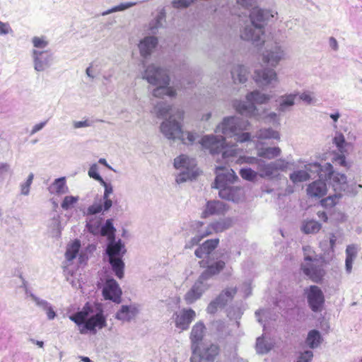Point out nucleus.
Here are the masks:
<instances>
[{
	"label": "nucleus",
	"instance_id": "c85d7f7f",
	"mask_svg": "<svg viewBox=\"0 0 362 362\" xmlns=\"http://www.w3.org/2000/svg\"><path fill=\"white\" fill-rule=\"evenodd\" d=\"M228 210L226 204L221 201H209L203 212L204 217L210 215L223 214Z\"/></svg>",
	"mask_w": 362,
	"mask_h": 362
},
{
	"label": "nucleus",
	"instance_id": "f03ea898",
	"mask_svg": "<svg viewBox=\"0 0 362 362\" xmlns=\"http://www.w3.org/2000/svg\"><path fill=\"white\" fill-rule=\"evenodd\" d=\"M305 169L310 174L317 173L320 179H325L329 185L332 186L335 193L329 195L322 201L325 206L332 207L334 206L341 197V191H344L346 187V177L344 174L335 173L333 171L332 165L327 163L321 165L318 163H312L305 165Z\"/></svg>",
	"mask_w": 362,
	"mask_h": 362
},
{
	"label": "nucleus",
	"instance_id": "ea45409f",
	"mask_svg": "<svg viewBox=\"0 0 362 362\" xmlns=\"http://www.w3.org/2000/svg\"><path fill=\"white\" fill-rule=\"evenodd\" d=\"M273 347V344L264 337H259L257 339L256 341V351L259 354H265L268 353Z\"/></svg>",
	"mask_w": 362,
	"mask_h": 362
},
{
	"label": "nucleus",
	"instance_id": "f257e3e1",
	"mask_svg": "<svg viewBox=\"0 0 362 362\" xmlns=\"http://www.w3.org/2000/svg\"><path fill=\"white\" fill-rule=\"evenodd\" d=\"M219 240L211 239L206 240L202 245L197 247L194 252L197 257L200 259L206 258L199 262L202 267L206 269L201 274L197 281L192 287L186 293L185 300L187 304H192L199 299L202 294L209 288L210 284L208 281L214 276L220 273L226 266L223 260L212 262L214 259V250L217 247Z\"/></svg>",
	"mask_w": 362,
	"mask_h": 362
},
{
	"label": "nucleus",
	"instance_id": "6e6d98bb",
	"mask_svg": "<svg viewBox=\"0 0 362 362\" xmlns=\"http://www.w3.org/2000/svg\"><path fill=\"white\" fill-rule=\"evenodd\" d=\"M34 178L33 173H30L27 180L21 185V193L23 195L27 196L30 192V187Z\"/></svg>",
	"mask_w": 362,
	"mask_h": 362
},
{
	"label": "nucleus",
	"instance_id": "f3484780",
	"mask_svg": "<svg viewBox=\"0 0 362 362\" xmlns=\"http://www.w3.org/2000/svg\"><path fill=\"white\" fill-rule=\"evenodd\" d=\"M153 112L159 118H163L169 115L170 119L173 117V119L175 122L182 121L184 117V112L180 108L172 107L170 105L163 101L157 103L153 108Z\"/></svg>",
	"mask_w": 362,
	"mask_h": 362
},
{
	"label": "nucleus",
	"instance_id": "e2e57ef3",
	"mask_svg": "<svg viewBox=\"0 0 362 362\" xmlns=\"http://www.w3.org/2000/svg\"><path fill=\"white\" fill-rule=\"evenodd\" d=\"M313 357V353L312 351L307 350L302 353L297 362H310Z\"/></svg>",
	"mask_w": 362,
	"mask_h": 362
},
{
	"label": "nucleus",
	"instance_id": "0eeeda50",
	"mask_svg": "<svg viewBox=\"0 0 362 362\" xmlns=\"http://www.w3.org/2000/svg\"><path fill=\"white\" fill-rule=\"evenodd\" d=\"M250 123L247 120L238 117H226L216 127V133H221L226 137L234 138L237 142H245L250 139V134L243 132L247 130Z\"/></svg>",
	"mask_w": 362,
	"mask_h": 362
},
{
	"label": "nucleus",
	"instance_id": "6ab92c4d",
	"mask_svg": "<svg viewBox=\"0 0 362 362\" xmlns=\"http://www.w3.org/2000/svg\"><path fill=\"white\" fill-rule=\"evenodd\" d=\"M305 293L311 310L314 312L320 311L325 302L322 290L317 286H310L305 290Z\"/></svg>",
	"mask_w": 362,
	"mask_h": 362
},
{
	"label": "nucleus",
	"instance_id": "f704fd0d",
	"mask_svg": "<svg viewBox=\"0 0 362 362\" xmlns=\"http://www.w3.org/2000/svg\"><path fill=\"white\" fill-rule=\"evenodd\" d=\"M49 191L51 194H56L57 195L67 193L69 188L66 185L65 177L56 179L49 187Z\"/></svg>",
	"mask_w": 362,
	"mask_h": 362
},
{
	"label": "nucleus",
	"instance_id": "393cba45",
	"mask_svg": "<svg viewBox=\"0 0 362 362\" xmlns=\"http://www.w3.org/2000/svg\"><path fill=\"white\" fill-rule=\"evenodd\" d=\"M206 327L204 324L199 321L197 322L192 328L189 339L191 340V348L204 344L203 338L206 333Z\"/></svg>",
	"mask_w": 362,
	"mask_h": 362
},
{
	"label": "nucleus",
	"instance_id": "423d86ee",
	"mask_svg": "<svg viewBox=\"0 0 362 362\" xmlns=\"http://www.w3.org/2000/svg\"><path fill=\"white\" fill-rule=\"evenodd\" d=\"M200 144L204 149L208 150L209 153L213 156L221 153L222 159L226 163L232 162L240 153V150L237 148V146L226 144V138L223 136L205 135L202 138Z\"/></svg>",
	"mask_w": 362,
	"mask_h": 362
},
{
	"label": "nucleus",
	"instance_id": "7ed1b4c3",
	"mask_svg": "<svg viewBox=\"0 0 362 362\" xmlns=\"http://www.w3.org/2000/svg\"><path fill=\"white\" fill-rule=\"evenodd\" d=\"M274 17L273 11L253 8L247 21L240 30V37L251 42L254 45H262L264 42V25L266 21Z\"/></svg>",
	"mask_w": 362,
	"mask_h": 362
},
{
	"label": "nucleus",
	"instance_id": "20e7f679",
	"mask_svg": "<svg viewBox=\"0 0 362 362\" xmlns=\"http://www.w3.org/2000/svg\"><path fill=\"white\" fill-rule=\"evenodd\" d=\"M69 319L79 326V332L84 334L90 332L92 334L106 327V317L99 304L87 303L81 310L70 315Z\"/></svg>",
	"mask_w": 362,
	"mask_h": 362
},
{
	"label": "nucleus",
	"instance_id": "2f4dec72",
	"mask_svg": "<svg viewBox=\"0 0 362 362\" xmlns=\"http://www.w3.org/2000/svg\"><path fill=\"white\" fill-rule=\"evenodd\" d=\"M249 74L248 69L242 64L235 65L231 69V76L235 83H244Z\"/></svg>",
	"mask_w": 362,
	"mask_h": 362
},
{
	"label": "nucleus",
	"instance_id": "052dcab7",
	"mask_svg": "<svg viewBox=\"0 0 362 362\" xmlns=\"http://www.w3.org/2000/svg\"><path fill=\"white\" fill-rule=\"evenodd\" d=\"M195 0H173V6L175 8H184L188 7Z\"/></svg>",
	"mask_w": 362,
	"mask_h": 362
},
{
	"label": "nucleus",
	"instance_id": "412c9836",
	"mask_svg": "<svg viewBox=\"0 0 362 362\" xmlns=\"http://www.w3.org/2000/svg\"><path fill=\"white\" fill-rule=\"evenodd\" d=\"M196 316L195 312L192 309H183L180 313H175L173 315L175 327L180 332L187 330L192 321Z\"/></svg>",
	"mask_w": 362,
	"mask_h": 362
},
{
	"label": "nucleus",
	"instance_id": "a18cd8bd",
	"mask_svg": "<svg viewBox=\"0 0 362 362\" xmlns=\"http://www.w3.org/2000/svg\"><path fill=\"white\" fill-rule=\"evenodd\" d=\"M290 180L293 183H298L308 180L310 178V175L305 170H299L293 172L289 175Z\"/></svg>",
	"mask_w": 362,
	"mask_h": 362
},
{
	"label": "nucleus",
	"instance_id": "603ef678",
	"mask_svg": "<svg viewBox=\"0 0 362 362\" xmlns=\"http://www.w3.org/2000/svg\"><path fill=\"white\" fill-rule=\"evenodd\" d=\"M299 98L306 105H313L316 103L317 99L314 95V93L311 91H303L299 95Z\"/></svg>",
	"mask_w": 362,
	"mask_h": 362
},
{
	"label": "nucleus",
	"instance_id": "39448f33",
	"mask_svg": "<svg viewBox=\"0 0 362 362\" xmlns=\"http://www.w3.org/2000/svg\"><path fill=\"white\" fill-rule=\"evenodd\" d=\"M142 78L147 82L154 86L152 93L154 97L161 98L163 95L175 97V90L170 87V77L166 69L160 66L151 64L145 69Z\"/></svg>",
	"mask_w": 362,
	"mask_h": 362
},
{
	"label": "nucleus",
	"instance_id": "a878e982",
	"mask_svg": "<svg viewBox=\"0 0 362 362\" xmlns=\"http://www.w3.org/2000/svg\"><path fill=\"white\" fill-rule=\"evenodd\" d=\"M139 313V309L134 305H122L116 313L115 318L122 322H130Z\"/></svg>",
	"mask_w": 362,
	"mask_h": 362
},
{
	"label": "nucleus",
	"instance_id": "ddd939ff",
	"mask_svg": "<svg viewBox=\"0 0 362 362\" xmlns=\"http://www.w3.org/2000/svg\"><path fill=\"white\" fill-rule=\"evenodd\" d=\"M191 348V362H214L219 353V347L212 343H204Z\"/></svg>",
	"mask_w": 362,
	"mask_h": 362
},
{
	"label": "nucleus",
	"instance_id": "4c0bfd02",
	"mask_svg": "<svg viewBox=\"0 0 362 362\" xmlns=\"http://www.w3.org/2000/svg\"><path fill=\"white\" fill-rule=\"evenodd\" d=\"M322 225L315 220H307L303 221L301 230L305 234H313L321 229Z\"/></svg>",
	"mask_w": 362,
	"mask_h": 362
},
{
	"label": "nucleus",
	"instance_id": "680f3d73",
	"mask_svg": "<svg viewBox=\"0 0 362 362\" xmlns=\"http://www.w3.org/2000/svg\"><path fill=\"white\" fill-rule=\"evenodd\" d=\"M261 160H262V159H259L255 157L245 156V157L238 158V163H248V164H255V165H257V169L259 167V161H261Z\"/></svg>",
	"mask_w": 362,
	"mask_h": 362
},
{
	"label": "nucleus",
	"instance_id": "0e129e2a",
	"mask_svg": "<svg viewBox=\"0 0 362 362\" xmlns=\"http://www.w3.org/2000/svg\"><path fill=\"white\" fill-rule=\"evenodd\" d=\"M12 32L13 30L8 23H3L0 21V35H5Z\"/></svg>",
	"mask_w": 362,
	"mask_h": 362
},
{
	"label": "nucleus",
	"instance_id": "c9c22d12",
	"mask_svg": "<svg viewBox=\"0 0 362 362\" xmlns=\"http://www.w3.org/2000/svg\"><path fill=\"white\" fill-rule=\"evenodd\" d=\"M109 263L111 265L112 269L115 276L122 279L124 276V262L122 258H112L109 259Z\"/></svg>",
	"mask_w": 362,
	"mask_h": 362
},
{
	"label": "nucleus",
	"instance_id": "f8f14e48",
	"mask_svg": "<svg viewBox=\"0 0 362 362\" xmlns=\"http://www.w3.org/2000/svg\"><path fill=\"white\" fill-rule=\"evenodd\" d=\"M104 187V194L100 199H95L90 206L83 211L84 216H93L107 211L112 206V201L110 198L113 193V187L111 183L106 182L104 180L100 182Z\"/></svg>",
	"mask_w": 362,
	"mask_h": 362
},
{
	"label": "nucleus",
	"instance_id": "4be33fe9",
	"mask_svg": "<svg viewBox=\"0 0 362 362\" xmlns=\"http://www.w3.org/2000/svg\"><path fill=\"white\" fill-rule=\"evenodd\" d=\"M233 226V220L230 218H221L218 221H214L205 226V235H210L214 233H221L230 228Z\"/></svg>",
	"mask_w": 362,
	"mask_h": 362
},
{
	"label": "nucleus",
	"instance_id": "69168bd1",
	"mask_svg": "<svg viewBox=\"0 0 362 362\" xmlns=\"http://www.w3.org/2000/svg\"><path fill=\"white\" fill-rule=\"evenodd\" d=\"M236 291H237L235 288H228L221 294H223L224 299H226L228 301L234 296V295L236 293Z\"/></svg>",
	"mask_w": 362,
	"mask_h": 362
},
{
	"label": "nucleus",
	"instance_id": "2eb2a0df",
	"mask_svg": "<svg viewBox=\"0 0 362 362\" xmlns=\"http://www.w3.org/2000/svg\"><path fill=\"white\" fill-rule=\"evenodd\" d=\"M254 80L262 88H274L279 82L276 72L269 68L256 70L254 73Z\"/></svg>",
	"mask_w": 362,
	"mask_h": 362
},
{
	"label": "nucleus",
	"instance_id": "09e8293b",
	"mask_svg": "<svg viewBox=\"0 0 362 362\" xmlns=\"http://www.w3.org/2000/svg\"><path fill=\"white\" fill-rule=\"evenodd\" d=\"M32 43L34 47V49H33V50H45V48L49 45V42L45 36L33 37L32 38Z\"/></svg>",
	"mask_w": 362,
	"mask_h": 362
},
{
	"label": "nucleus",
	"instance_id": "4468645a",
	"mask_svg": "<svg viewBox=\"0 0 362 362\" xmlns=\"http://www.w3.org/2000/svg\"><path fill=\"white\" fill-rule=\"evenodd\" d=\"M31 57L34 69L37 72H42L49 69L54 60V54L50 49L32 50Z\"/></svg>",
	"mask_w": 362,
	"mask_h": 362
},
{
	"label": "nucleus",
	"instance_id": "864d4df0",
	"mask_svg": "<svg viewBox=\"0 0 362 362\" xmlns=\"http://www.w3.org/2000/svg\"><path fill=\"white\" fill-rule=\"evenodd\" d=\"M78 199V196H66L61 204V206L64 210H69L74 206Z\"/></svg>",
	"mask_w": 362,
	"mask_h": 362
},
{
	"label": "nucleus",
	"instance_id": "473e14b6",
	"mask_svg": "<svg viewBox=\"0 0 362 362\" xmlns=\"http://www.w3.org/2000/svg\"><path fill=\"white\" fill-rule=\"evenodd\" d=\"M257 171L259 176L262 178L273 179L276 177L272 162L267 163L264 160L259 161Z\"/></svg>",
	"mask_w": 362,
	"mask_h": 362
},
{
	"label": "nucleus",
	"instance_id": "bf43d9fd",
	"mask_svg": "<svg viewBox=\"0 0 362 362\" xmlns=\"http://www.w3.org/2000/svg\"><path fill=\"white\" fill-rule=\"evenodd\" d=\"M98 171V166L96 163H94L90 165L88 174L91 178H93L94 180L100 182L103 180V178L100 175Z\"/></svg>",
	"mask_w": 362,
	"mask_h": 362
},
{
	"label": "nucleus",
	"instance_id": "5701e85b",
	"mask_svg": "<svg viewBox=\"0 0 362 362\" xmlns=\"http://www.w3.org/2000/svg\"><path fill=\"white\" fill-rule=\"evenodd\" d=\"M126 249L121 240L112 239L108 240L106 253L109 259L122 258L126 253Z\"/></svg>",
	"mask_w": 362,
	"mask_h": 362
},
{
	"label": "nucleus",
	"instance_id": "4d7b16f0",
	"mask_svg": "<svg viewBox=\"0 0 362 362\" xmlns=\"http://www.w3.org/2000/svg\"><path fill=\"white\" fill-rule=\"evenodd\" d=\"M86 228L88 231L93 235L100 234V225L99 221H88L86 223Z\"/></svg>",
	"mask_w": 362,
	"mask_h": 362
},
{
	"label": "nucleus",
	"instance_id": "de8ad7c7",
	"mask_svg": "<svg viewBox=\"0 0 362 362\" xmlns=\"http://www.w3.org/2000/svg\"><path fill=\"white\" fill-rule=\"evenodd\" d=\"M81 247V243L78 240H74L71 245H68L65 256L68 261L73 260L77 255Z\"/></svg>",
	"mask_w": 362,
	"mask_h": 362
},
{
	"label": "nucleus",
	"instance_id": "37998d69",
	"mask_svg": "<svg viewBox=\"0 0 362 362\" xmlns=\"http://www.w3.org/2000/svg\"><path fill=\"white\" fill-rule=\"evenodd\" d=\"M346 271L347 273H351L352 269V264L356 255V247L354 245H349L346 250Z\"/></svg>",
	"mask_w": 362,
	"mask_h": 362
},
{
	"label": "nucleus",
	"instance_id": "58836bf2",
	"mask_svg": "<svg viewBox=\"0 0 362 362\" xmlns=\"http://www.w3.org/2000/svg\"><path fill=\"white\" fill-rule=\"evenodd\" d=\"M281 153V150L279 147H267L259 149L258 156L271 160L279 156Z\"/></svg>",
	"mask_w": 362,
	"mask_h": 362
},
{
	"label": "nucleus",
	"instance_id": "72a5a7b5",
	"mask_svg": "<svg viewBox=\"0 0 362 362\" xmlns=\"http://www.w3.org/2000/svg\"><path fill=\"white\" fill-rule=\"evenodd\" d=\"M197 234L186 243L185 248L192 249L195 245H197L204 238L208 236V235H205L203 223L198 222L197 223Z\"/></svg>",
	"mask_w": 362,
	"mask_h": 362
},
{
	"label": "nucleus",
	"instance_id": "bb28decb",
	"mask_svg": "<svg viewBox=\"0 0 362 362\" xmlns=\"http://www.w3.org/2000/svg\"><path fill=\"white\" fill-rule=\"evenodd\" d=\"M219 189L218 194L221 199L232 201L233 202H238L241 197V189L237 187H216Z\"/></svg>",
	"mask_w": 362,
	"mask_h": 362
},
{
	"label": "nucleus",
	"instance_id": "c03bdc74",
	"mask_svg": "<svg viewBox=\"0 0 362 362\" xmlns=\"http://www.w3.org/2000/svg\"><path fill=\"white\" fill-rule=\"evenodd\" d=\"M321 342L320 333L315 329H313L308 332L306 343L311 348L314 349L317 347Z\"/></svg>",
	"mask_w": 362,
	"mask_h": 362
},
{
	"label": "nucleus",
	"instance_id": "1a4fd4ad",
	"mask_svg": "<svg viewBox=\"0 0 362 362\" xmlns=\"http://www.w3.org/2000/svg\"><path fill=\"white\" fill-rule=\"evenodd\" d=\"M303 251L304 262L301 264V269L305 275L317 283L325 274L321 257L317 255L310 246L304 247Z\"/></svg>",
	"mask_w": 362,
	"mask_h": 362
},
{
	"label": "nucleus",
	"instance_id": "9b49d317",
	"mask_svg": "<svg viewBox=\"0 0 362 362\" xmlns=\"http://www.w3.org/2000/svg\"><path fill=\"white\" fill-rule=\"evenodd\" d=\"M174 166L180 171L176 177L178 184L195 179L199 175L195 159L187 156L181 155L175 158Z\"/></svg>",
	"mask_w": 362,
	"mask_h": 362
},
{
	"label": "nucleus",
	"instance_id": "13d9d810",
	"mask_svg": "<svg viewBox=\"0 0 362 362\" xmlns=\"http://www.w3.org/2000/svg\"><path fill=\"white\" fill-rule=\"evenodd\" d=\"M337 239L334 234H332L329 237V243L327 240L322 241L320 243V246L322 247L325 252H328L329 250H333L335 242Z\"/></svg>",
	"mask_w": 362,
	"mask_h": 362
},
{
	"label": "nucleus",
	"instance_id": "c756f323",
	"mask_svg": "<svg viewBox=\"0 0 362 362\" xmlns=\"http://www.w3.org/2000/svg\"><path fill=\"white\" fill-rule=\"evenodd\" d=\"M298 95L297 93H288L281 95L279 98V106L277 110L280 112H286L292 110Z\"/></svg>",
	"mask_w": 362,
	"mask_h": 362
},
{
	"label": "nucleus",
	"instance_id": "aec40b11",
	"mask_svg": "<svg viewBox=\"0 0 362 362\" xmlns=\"http://www.w3.org/2000/svg\"><path fill=\"white\" fill-rule=\"evenodd\" d=\"M103 295L107 300H110L116 303L121 302L122 290L114 279H109L106 281L103 289Z\"/></svg>",
	"mask_w": 362,
	"mask_h": 362
},
{
	"label": "nucleus",
	"instance_id": "9d476101",
	"mask_svg": "<svg viewBox=\"0 0 362 362\" xmlns=\"http://www.w3.org/2000/svg\"><path fill=\"white\" fill-rule=\"evenodd\" d=\"M180 122H175V119H173V117L170 119H165L160 126L161 133L168 139H180L185 144H192L196 140V134L191 132H183Z\"/></svg>",
	"mask_w": 362,
	"mask_h": 362
},
{
	"label": "nucleus",
	"instance_id": "b1692460",
	"mask_svg": "<svg viewBox=\"0 0 362 362\" xmlns=\"http://www.w3.org/2000/svg\"><path fill=\"white\" fill-rule=\"evenodd\" d=\"M30 296L35 305L45 313L48 320H53L56 317L57 313L49 302L37 297L33 293H31Z\"/></svg>",
	"mask_w": 362,
	"mask_h": 362
},
{
	"label": "nucleus",
	"instance_id": "dca6fc26",
	"mask_svg": "<svg viewBox=\"0 0 362 362\" xmlns=\"http://www.w3.org/2000/svg\"><path fill=\"white\" fill-rule=\"evenodd\" d=\"M215 173L216 176L212 185L215 188L230 186L238 179L233 170L223 166L216 167Z\"/></svg>",
	"mask_w": 362,
	"mask_h": 362
},
{
	"label": "nucleus",
	"instance_id": "6e6552de",
	"mask_svg": "<svg viewBox=\"0 0 362 362\" xmlns=\"http://www.w3.org/2000/svg\"><path fill=\"white\" fill-rule=\"evenodd\" d=\"M272 96L269 94L263 93L259 90H254L247 94V101L235 100L233 107L242 115L259 119L262 116L255 106V103L265 104L270 100Z\"/></svg>",
	"mask_w": 362,
	"mask_h": 362
},
{
	"label": "nucleus",
	"instance_id": "5fc2aeb1",
	"mask_svg": "<svg viewBox=\"0 0 362 362\" xmlns=\"http://www.w3.org/2000/svg\"><path fill=\"white\" fill-rule=\"evenodd\" d=\"M136 5V3L135 2H127V3H122L116 6H114L113 8H112L111 9H109V10H107L105 11H104L102 15L103 16H106V15H108L111 13H113V12H117V11H124L127 8H129L133 6Z\"/></svg>",
	"mask_w": 362,
	"mask_h": 362
},
{
	"label": "nucleus",
	"instance_id": "cd10ccee",
	"mask_svg": "<svg viewBox=\"0 0 362 362\" xmlns=\"http://www.w3.org/2000/svg\"><path fill=\"white\" fill-rule=\"evenodd\" d=\"M322 180L320 178L308 186L307 193L308 196L320 198L325 195L327 187L326 182Z\"/></svg>",
	"mask_w": 362,
	"mask_h": 362
},
{
	"label": "nucleus",
	"instance_id": "8fccbe9b",
	"mask_svg": "<svg viewBox=\"0 0 362 362\" xmlns=\"http://www.w3.org/2000/svg\"><path fill=\"white\" fill-rule=\"evenodd\" d=\"M276 177L279 175V172H285L289 167V163L284 158H279L272 162Z\"/></svg>",
	"mask_w": 362,
	"mask_h": 362
},
{
	"label": "nucleus",
	"instance_id": "7c9ffc66",
	"mask_svg": "<svg viewBox=\"0 0 362 362\" xmlns=\"http://www.w3.org/2000/svg\"><path fill=\"white\" fill-rule=\"evenodd\" d=\"M157 44L158 40L155 37L150 36L144 38L139 45L141 55L145 58L149 56Z\"/></svg>",
	"mask_w": 362,
	"mask_h": 362
},
{
	"label": "nucleus",
	"instance_id": "338daca9",
	"mask_svg": "<svg viewBox=\"0 0 362 362\" xmlns=\"http://www.w3.org/2000/svg\"><path fill=\"white\" fill-rule=\"evenodd\" d=\"M237 4L243 8L252 7L256 2V0H236Z\"/></svg>",
	"mask_w": 362,
	"mask_h": 362
},
{
	"label": "nucleus",
	"instance_id": "49530a36",
	"mask_svg": "<svg viewBox=\"0 0 362 362\" xmlns=\"http://www.w3.org/2000/svg\"><path fill=\"white\" fill-rule=\"evenodd\" d=\"M227 303V300L224 299V295L220 294L215 300H212L207 306V313L213 314L217 311L218 308H221Z\"/></svg>",
	"mask_w": 362,
	"mask_h": 362
},
{
	"label": "nucleus",
	"instance_id": "79ce46f5",
	"mask_svg": "<svg viewBox=\"0 0 362 362\" xmlns=\"http://www.w3.org/2000/svg\"><path fill=\"white\" fill-rule=\"evenodd\" d=\"M100 230V235L107 236L108 240L115 238V233L116 229L113 226L112 219L106 220L105 224L101 226Z\"/></svg>",
	"mask_w": 362,
	"mask_h": 362
},
{
	"label": "nucleus",
	"instance_id": "a19ab883",
	"mask_svg": "<svg viewBox=\"0 0 362 362\" xmlns=\"http://www.w3.org/2000/svg\"><path fill=\"white\" fill-rule=\"evenodd\" d=\"M333 142L337 147L339 151L342 154L346 153L348 148L351 146V144L346 141L344 135L339 132L336 133L333 139Z\"/></svg>",
	"mask_w": 362,
	"mask_h": 362
},
{
	"label": "nucleus",
	"instance_id": "a211bd4d",
	"mask_svg": "<svg viewBox=\"0 0 362 362\" xmlns=\"http://www.w3.org/2000/svg\"><path fill=\"white\" fill-rule=\"evenodd\" d=\"M286 52L278 43L266 49L262 53V61L268 65L276 67L279 62L285 58Z\"/></svg>",
	"mask_w": 362,
	"mask_h": 362
},
{
	"label": "nucleus",
	"instance_id": "774afa93",
	"mask_svg": "<svg viewBox=\"0 0 362 362\" xmlns=\"http://www.w3.org/2000/svg\"><path fill=\"white\" fill-rule=\"evenodd\" d=\"M329 47L334 52L339 50V44L337 39L334 37H330L328 40Z\"/></svg>",
	"mask_w": 362,
	"mask_h": 362
},
{
	"label": "nucleus",
	"instance_id": "e433bc0d",
	"mask_svg": "<svg viewBox=\"0 0 362 362\" xmlns=\"http://www.w3.org/2000/svg\"><path fill=\"white\" fill-rule=\"evenodd\" d=\"M255 137L258 139H280V134L277 131L272 128L260 129L255 134Z\"/></svg>",
	"mask_w": 362,
	"mask_h": 362
},
{
	"label": "nucleus",
	"instance_id": "3c124183",
	"mask_svg": "<svg viewBox=\"0 0 362 362\" xmlns=\"http://www.w3.org/2000/svg\"><path fill=\"white\" fill-rule=\"evenodd\" d=\"M240 175L244 180L254 181L257 175H259V173L258 171L256 172L250 168H245L240 169Z\"/></svg>",
	"mask_w": 362,
	"mask_h": 362
}]
</instances>
